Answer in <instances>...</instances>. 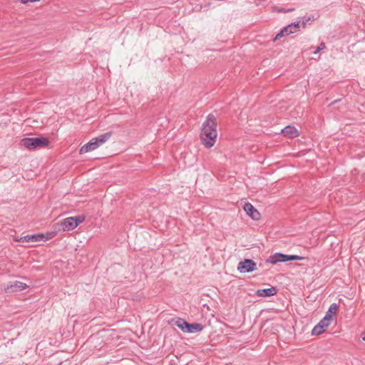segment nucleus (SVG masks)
Here are the masks:
<instances>
[{
    "instance_id": "obj_1",
    "label": "nucleus",
    "mask_w": 365,
    "mask_h": 365,
    "mask_svg": "<svg viewBox=\"0 0 365 365\" xmlns=\"http://www.w3.org/2000/svg\"><path fill=\"white\" fill-rule=\"evenodd\" d=\"M217 137V119L216 117L210 113L202 125V130L200 132V140L202 144L207 148H212Z\"/></svg>"
},
{
    "instance_id": "obj_2",
    "label": "nucleus",
    "mask_w": 365,
    "mask_h": 365,
    "mask_svg": "<svg viewBox=\"0 0 365 365\" xmlns=\"http://www.w3.org/2000/svg\"><path fill=\"white\" fill-rule=\"evenodd\" d=\"M111 135V132H107L98 135L96 138H92L88 143L80 148L79 153L84 154L97 149L98 147L108 141Z\"/></svg>"
},
{
    "instance_id": "obj_3",
    "label": "nucleus",
    "mask_w": 365,
    "mask_h": 365,
    "mask_svg": "<svg viewBox=\"0 0 365 365\" xmlns=\"http://www.w3.org/2000/svg\"><path fill=\"white\" fill-rule=\"evenodd\" d=\"M20 144L28 150H33L46 147L49 144V140L43 137L25 138L21 140Z\"/></svg>"
},
{
    "instance_id": "obj_4",
    "label": "nucleus",
    "mask_w": 365,
    "mask_h": 365,
    "mask_svg": "<svg viewBox=\"0 0 365 365\" xmlns=\"http://www.w3.org/2000/svg\"><path fill=\"white\" fill-rule=\"evenodd\" d=\"M84 220L85 216L83 215H79L64 219L61 222L59 225L61 226L62 230L70 231L74 230Z\"/></svg>"
},
{
    "instance_id": "obj_5",
    "label": "nucleus",
    "mask_w": 365,
    "mask_h": 365,
    "mask_svg": "<svg viewBox=\"0 0 365 365\" xmlns=\"http://www.w3.org/2000/svg\"><path fill=\"white\" fill-rule=\"evenodd\" d=\"M47 236H45L43 234H34V235H28L26 236L21 237L17 239L16 241L19 242H46V240L51 239L54 235L51 233H48Z\"/></svg>"
},
{
    "instance_id": "obj_6",
    "label": "nucleus",
    "mask_w": 365,
    "mask_h": 365,
    "mask_svg": "<svg viewBox=\"0 0 365 365\" xmlns=\"http://www.w3.org/2000/svg\"><path fill=\"white\" fill-rule=\"evenodd\" d=\"M237 269L240 273H249L257 269V264L251 259H245L238 263Z\"/></svg>"
},
{
    "instance_id": "obj_7",
    "label": "nucleus",
    "mask_w": 365,
    "mask_h": 365,
    "mask_svg": "<svg viewBox=\"0 0 365 365\" xmlns=\"http://www.w3.org/2000/svg\"><path fill=\"white\" fill-rule=\"evenodd\" d=\"M28 285L20 281H15L14 283L8 284L5 287L6 293H13L26 289Z\"/></svg>"
},
{
    "instance_id": "obj_8",
    "label": "nucleus",
    "mask_w": 365,
    "mask_h": 365,
    "mask_svg": "<svg viewBox=\"0 0 365 365\" xmlns=\"http://www.w3.org/2000/svg\"><path fill=\"white\" fill-rule=\"evenodd\" d=\"M244 210L254 220H258L260 218L259 211L250 202L245 204Z\"/></svg>"
},
{
    "instance_id": "obj_9",
    "label": "nucleus",
    "mask_w": 365,
    "mask_h": 365,
    "mask_svg": "<svg viewBox=\"0 0 365 365\" xmlns=\"http://www.w3.org/2000/svg\"><path fill=\"white\" fill-rule=\"evenodd\" d=\"M277 293V289L276 287H271L269 288L257 289L255 294L261 297H272Z\"/></svg>"
},
{
    "instance_id": "obj_10",
    "label": "nucleus",
    "mask_w": 365,
    "mask_h": 365,
    "mask_svg": "<svg viewBox=\"0 0 365 365\" xmlns=\"http://www.w3.org/2000/svg\"><path fill=\"white\" fill-rule=\"evenodd\" d=\"M281 133L284 136L289 138H296L299 135V132L298 130L294 126L290 125L282 129Z\"/></svg>"
},
{
    "instance_id": "obj_11",
    "label": "nucleus",
    "mask_w": 365,
    "mask_h": 365,
    "mask_svg": "<svg viewBox=\"0 0 365 365\" xmlns=\"http://www.w3.org/2000/svg\"><path fill=\"white\" fill-rule=\"evenodd\" d=\"M266 262L273 264L278 262H286V255L281 252L274 253V255H270L266 259Z\"/></svg>"
},
{
    "instance_id": "obj_12",
    "label": "nucleus",
    "mask_w": 365,
    "mask_h": 365,
    "mask_svg": "<svg viewBox=\"0 0 365 365\" xmlns=\"http://www.w3.org/2000/svg\"><path fill=\"white\" fill-rule=\"evenodd\" d=\"M172 322H174L175 325H176L182 331L186 333L189 324L186 320L178 317L176 319H173Z\"/></svg>"
},
{
    "instance_id": "obj_13",
    "label": "nucleus",
    "mask_w": 365,
    "mask_h": 365,
    "mask_svg": "<svg viewBox=\"0 0 365 365\" xmlns=\"http://www.w3.org/2000/svg\"><path fill=\"white\" fill-rule=\"evenodd\" d=\"M203 328V325L200 323H189L186 333L200 332L202 331Z\"/></svg>"
},
{
    "instance_id": "obj_14",
    "label": "nucleus",
    "mask_w": 365,
    "mask_h": 365,
    "mask_svg": "<svg viewBox=\"0 0 365 365\" xmlns=\"http://www.w3.org/2000/svg\"><path fill=\"white\" fill-rule=\"evenodd\" d=\"M337 309H338V304L336 303L331 304L329 306L328 311L327 312L324 317H329V319L330 320H331L332 315L336 314Z\"/></svg>"
},
{
    "instance_id": "obj_15",
    "label": "nucleus",
    "mask_w": 365,
    "mask_h": 365,
    "mask_svg": "<svg viewBox=\"0 0 365 365\" xmlns=\"http://www.w3.org/2000/svg\"><path fill=\"white\" fill-rule=\"evenodd\" d=\"M291 34H294L292 30H289V25L284 26L275 36L274 41L285 36H288Z\"/></svg>"
},
{
    "instance_id": "obj_16",
    "label": "nucleus",
    "mask_w": 365,
    "mask_h": 365,
    "mask_svg": "<svg viewBox=\"0 0 365 365\" xmlns=\"http://www.w3.org/2000/svg\"><path fill=\"white\" fill-rule=\"evenodd\" d=\"M331 321V320L329 319V317H324V318L322 319L317 324H319L320 327H323L325 329V328L328 327L330 325Z\"/></svg>"
},
{
    "instance_id": "obj_17",
    "label": "nucleus",
    "mask_w": 365,
    "mask_h": 365,
    "mask_svg": "<svg viewBox=\"0 0 365 365\" xmlns=\"http://www.w3.org/2000/svg\"><path fill=\"white\" fill-rule=\"evenodd\" d=\"M324 331H325V329L323 327H320L319 324H317L313 328V329L312 331V335H319V334L324 333Z\"/></svg>"
},
{
    "instance_id": "obj_18",
    "label": "nucleus",
    "mask_w": 365,
    "mask_h": 365,
    "mask_svg": "<svg viewBox=\"0 0 365 365\" xmlns=\"http://www.w3.org/2000/svg\"><path fill=\"white\" fill-rule=\"evenodd\" d=\"M304 259L303 257L296 255H286V262L289 261H296V260H302Z\"/></svg>"
},
{
    "instance_id": "obj_19",
    "label": "nucleus",
    "mask_w": 365,
    "mask_h": 365,
    "mask_svg": "<svg viewBox=\"0 0 365 365\" xmlns=\"http://www.w3.org/2000/svg\"><path fill=\"white\" fill-rule=\"evenodd\" d=\"M299 24H300V21H296V22H294V23H291V24H289V27H294V29L292 30V31L294 33H295L299 29Z\"/></svg>"
},
{
    "instance_id": "obj_20",
    "label": "nucleus",
    "mask_w": 365,
    "mask_h": 365,
    "mask_svg": "<svg viewBox=\"0 0 365 365\" xmlns=\"http://www.w3.org/2000/svg\"><path fill=\"white\" fill-rule=\"evenodd\" d=\"M325 43H321L320 45L319 46V47L316 49V51H314L313 53L314 54L317 53L318 52H319L321 50H323L325 48Z\"/></svg>"
},
{
    "instance_id": "obj_21",
    "label": "nucleus",
    "mask_w": 365,
    "mask_h": 365,
    "mask_svg": "<svg viewBox=\"0 0 365 365\" xmlns=\"http://www.w3.org/2000/svg\"><path fill=\"white\" fill-rule=\"evenodd\" d=\"M293 11H294V8H289L287 9L282 8V9H280L278 11L282 12V13H289V12H292Z\"/></svg>"
},
{
    "instance_id": "obj_22",
    "label": "nucleus",
    "mask_w": 365,
    "mask_h": 365,
    "mask_svg": "<svg viewBox=\"0 0 365 365\" xmlns=\"http://www.w3.org/2000/svg\"><path fill=\"white\" fill-rule=\"evenodd\" d=\"M300 22H302V24L303 25V26L305 27L307 23L309 22V21L307 19V16H305L302 17V21Z\"/></svg>"
},
{
    "instance_id": "obj_23",
    "label": "nucleus",
    "mask_w": 365,
    "mask_h": 365,
    "mask_svg": "<svg viewBox=\"0 0 365 365\" xmlns=\"http://www.w3.org/2000/svg\"><path fill=\"white\" fill-rule=\"evenodd\" d=\"M307 19H308L309 21H313L315 20V17L314 16H307Z\"/></svg>"
},
{
    "instance_id": "obj_24",
    "label": "nucleus",
    "mask_w": 365,
    "mask_h": 365,
    "mask_svg": "<svg viewBox=\"0 0 365 365\" xmlns=\"http://www.w3.org/2000/svg\"><path fill=\"white\" fill-rule=\"evenodd\" d=\"M362 339H363V341H365V333H364V336L362 337Z\"/></svg>"
},
{
    "instance_id": "obj_25",
    "label": "nucleus",
    "mask_w": 365,
    "mask_h": 365,
    "mask_svg": "<svg viewBox=\"0 0 365 365\" xmlns=\"http://www.w3.org/2000/svg\"><path fill=\"white\" fill-rule=\"evenodd\" d=\"M294 27H289V30H293Z\"/></svg>"
}]
</instances>
